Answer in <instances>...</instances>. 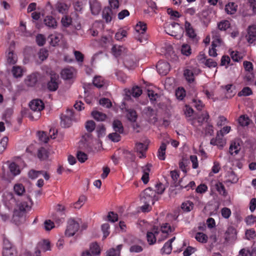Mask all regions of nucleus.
<instances>
[{"instance_id":"25","label":"nucleus","mask_w":256,"mask_h":256,"mask_svg":"<svg viewBox=\"0 0 256 256\" xmlns=\"http://www.w3.org/2000/svg\"><path fill=\"white\" fill-rule=\"evenodd\" d=\"M74 69L72 68H65L61 72L62 77L65 80L72 78L74 76Z\"/></svg>"},{"instance_id":"7","label":"nucleus","mask_w":256,"mask_h":256,"mask_svg":"<svg viewBox=\"0 0 256 256\" xmlns=\"http://www.w3.org/2000/svg\"><path fill=\"white\" fill-rule=\"evenodd\" d=\"M148 143L139 142L136 144V155L138 158L142 159L146 158V152L148 148Z\"/></svg>"},{"instance_id":"20","label":"nucleus","mask_w":256,"mask_h":256,"mask_svg":"<svg viewBox=\"0 0 256 256\" xmlns=\"http://www.w3.org/2000/svg\"><path fill=\"white\" fill-rule=\"evenodd\" d=\"M90 4L92 14L94 15L98 14L101 10V5L100 3L95 0L92 2H90Z\"/></svg>"},{"instance_id":"30","label":"nucleus","mask_w":256,"mask_h":256,"mask_svg":"<svg viewBox=\"0 0 256 256\" xmlns=\"http://www.w3.org/2000/svg\"><path fill=\"white\" fill-rule=\"evenodd\" d=\"M64 214H60L58 213H55L52 214V218L56 224L60 225L64 222Z\"/></svg>"},{"instance_id":"31","label":"nucleus","mask_w":256,"mask_h":256,"mask_svg":"<svg viewBox=\"0 0 256 256\" xmlns=\"http://www.w3.org/2000/svg\"><path fill=\"white\" fill-rule=\"evenodd\" d=\"M194 207V203L190 200H186L182 203V209L185 212H190Z\"/></svg>"},{"instance_id":"22","label":"nucleus","mask_w":256,"mask_h":256,"mask_svg":"<svg viewBox=\"0 0 256 256\" xmlns=\"http://www.w3.org/2000/svg\"><path fill=\"white\" fill-rule=\"evenodd\" d=\"M240 150V146L238 140H234L232 142L229 148V152L230 154H236Z\"/></svg>"},{"instance_id":"49","label":"nucleus","mask_w":256,"mask_h":256,"mask_svg":"<svg viewBox=\"0 0 256 256\" xmlns=\"http://www.w3.org/2000/svg\"><path fill=\"white\" fill-rule=\"evenodd\" d=\"M18 252L16 248L3 250L2 256H17Z\"/></svg>"},{"instance_id":"48","label":"nucleus","mask_w":256,"mask_h":256,"mask_svg":"<svg viewBox=\"0 0 256 256\" xmlns=\"http://www.w3.org/2000/svg\"><path fill=\"white\" fill-rule=\"evenodd\" d=\"M101 228L104 234L103 239H105L109 235L110 233V224L108 223L104 224H102Z\"/></svg>"},{"instance_id":"64","label":"nucleus","mask_w":256,"mask_h":256,"mask_svg":"<svg viewBox=\"0 0 256 256\" xmlns=\"http://www.w3.org/2000/svg\"><path fill=\"white\" fill-rule=\"evenodd\" d=\"M99 103L100 105L105 106L106 108H110L112 105L110 100L107 98H102L100 99Z\"/></svg>"},{"instance_id":"9","label":"nucleus","mask_w":256,"mask_h":256,"mask_svg":"<svg viewBox=\"0 0 256 256\" xmlns=\"http://www.w3.org/2000/svg\"><path fill=\"white\" fill-rule=\"evenodd\" d=\"M31 206L26 202H21L18 205V210H16L14 212L16 216H22L24 213L30 210Z\"/></svg>"},{"instance_id":"3","label":"nucleus","mask_w":256,"mask_h":256,"mask_svg":"<svg viewBox=\"0 0 256 256\" xmlns=\"http://www.w3.org/2000/svg\"><path fill=\"white\" fill-rule=\"evenodd\" d=\"M74 120L72 110H68L66 114L61 117L60 125L64 128H68Z\"/></svg>"},{"instance_id":"11","label":"nucleus","mask_w":256,"mask_h":256,"mask_svg":"<svg viewBox=\"0 0 256 256\" xmlns=\"http://www.w3.org/2000/svg\"><path fill=\"white\" fill-rule=\"evenodd\" d=\"M158 72L162 75H166L170 70V66L168 62L164 61H160L156 64Z\"/></svg>"},{"instance_id":"32","label":"nucleus","mask_w":256,"mask_h":256,"mask_svg":"<svg viewBox=\"0 0 256 256\" xmlns=\"http://www.w3.org/2000/svg\"><path fill=\"white\" fill-rule=\"evenodd\" d=\"M37 82V77L35 74H32L27 76L26 84L28 86H33Z\"/></svg>"},{"instance_id":"14","label":"nucleus","mask_w":256,"mask_h":256,"mask_svg":"<svg viewBox=\"0 0 256 256\" xmlns=\"http://www.w3.org/2000/svg\"><path fill=\"white\" fill-rule=\"evenodd\" d=\"M236 230L234 226H228L225 233L226 240L228 242L235 240L236 238Z\"/></svg>"},{"instance_id":"4","label":"nucleus","mask_w":256,"mask_h":256,"mask_svg":"<svg viewBox=\"0 0 256 256\" xmlns=\"http://www.w3.org/2000/svg\"><path fill=\"white\" fill-rule=\"evenodd\" d=\"M79 224L74 219H70L68 222L67 228L65 232L66 236L70 237L73 236L79 228Z\"/></svg>"},{"instance_id":"62","label":"nucleus","mask_w":256,"mask_h":256,"mask_svg":"<svg viewBox=\"0 0 256 256\" xmlns=\"http://www.w3.org/2000/svg\"><path fill=\"white\" fill-rule=\"evenodd\" d=\"M56 9L59 12L64 14L68 10V7L66 4L60 2L57 4Z\"/></svg>"},{"instance_id":"21","label":"nucleus","mask_w":256,"mask_h":256,"mask_svg":"<svg viewBox=\"0 0 256 256\" xmlns=\"http://www.w3.org/2000/svg\"><path fill=\"white\" fill-rule=\"evenodd\" d=\"M185 30L186 33V35L192 39H194L196 38V34L191 26V24L188 22V21H186L185 22Z\"/></svg>"},{"instance_id":"23","label":"nucleus","mask_w":256,"mask_h":256,"mask_svg":"<svg viewBox=\"0 0 256 256\" xmlns=\"http://www.w3.org/2000/svg\"><path fill=\"white\" fill-rule=\"evenodd\" d=\"M216 42H218V43L221 42V39L219 36H215L214 40L212 42V48L209 50V55L211 56L215 57L217 56L216 50V47L217 46V45L216 44Z\"/></svg>"},{"instance_id":"27","label":"nucleus","mask_w":256,"mask_h":256,"mask_svg":"<svg viewBox=\"0 0 256 256\" xmlns=\"http://www.w3.org/2000/svg\"><path fill=\"white\" fill-rule=\"evenodd\" d=\"M49 152L44 148H40L37 152L38 158L40 159L46 160L49 158Z\"/></svg>"},{"instance_id":"63","label":"nucleus","mask_w":256,"mask_h":256,"mask_svg":"<svg viewBox=\"0 0 256 256\" xmlns=\"http://www.w3.org/2000/svg\"><path fill=\"white\" fill-rule=\"evenodd\" d=\"M244 220L247 225L252 226L256 222V216L252 214L248 216Z\"/></svg>"},{"instance_id":"39","label":"nucleus","mask_w":256,"mask_h":256,"mask_svg":"<svg viewBox=\"0 0 256 256\" xmlns=\"http://www.w3.org/2000/svg\"><path fill=\"white\" fill-rule=\"evenodd\" d=\"M238 122L242 126H247L249 124L250 120L246 115H242L238 118Z\"/></svg>"},{"instance_id":"37","label":"nucleus","mask_w":256,"mask_h":256,"mask_svg":"<svg viewBox=\"0 0 256 256\" xmlns=\"http://www.w3.org/2000/svg\"><path fill=\"white\" fill-rule=\"evenodd\" d=\"M147 29L146 24L142 22H138L136 26L135 30L138 32L144 34Z\"/></svg>"},{"instance_id":"45","label":"nucleus","mask_w":256,"mask_h":256,"mask_svg":"<svg viewBox=\"0 0 256 256\" xmlns=\"http://www.w3.org/2000/svg\"><path fill=\"white\" fill-rule=\"evenodd\" d=\"M196 239L199 242L206 243L208 240L207 236L203 232H198L195 236Z\"/></svg>"},{"instance_id":"52","label":"nucleus","mask_w":256,"mask_h":256,"mask_svg":"<svg viewBox=\"0 0 256 256\" xmlns=\"http://www.w3.org/2000/svg\"><path fill=\"white\" fill-rule=\"evenodd\" d=\"M156 190H154L156 192V194L158 196V194H162L166 188L164 184H163L161 182L157 183L156 186Z\"/></svg>"},{"instance_id":"19","label":"nucleus","mask_w":256,"mask_h":256,"mask_svg":"<svg viewBox=\"0 0 256 256\" xmlns=\"http://www.w3.org/2000/svg\"><path fill=\"white\" fill-rule=\"evenodd\" d=\"M44 23L48 27L56 28L57 26V22L56 19L52 16H46L44 19Z\"/></svg>"},{"instance_id":"43","label":"nucleus","mask_w":256,"mask_h":256,"mask_svg":"<svg viewBox=\"0 0 256 256\" xmlns=\"http://www.w3.org/2000/svg\"><path fill=\"white\" fill-rule=\"evenodd\" d=\"M225 10L228 14H233L236 11L234 3H229L226 6Z\"/></svg>"},{"instance_id":"38","label":"nucleus","mask_w":256,"mask_h":256,"mask_svg":"<svg viewBox=\"0 0 256 256\" xmlns=\"http://www.w3.org/2000/svg\"><path fill=\"white\" fill-rule=\"evenodd\" d=\"M166 148V145L164 143H162L158 150V157L160 160H164L165 152Z\"/></svg>"},{"instance_id":"56","label":"nucleus","mask_w":256,"mask_h":256,"mask_svg":"<svg viewBox=\"0 0 256 256\" xmlns=\"http://www.w3.org/2000/svg\"><path fill=\"white\" fill-rule=\"evenodd\" d=\"M245 235L246 238L250 240L251 239H254L256 237V232L254 228H250L246 231Z\"/></svg>"},{"instance_id":"47","label":"nucleus","mask_w":256,"mask_h":256,"mask_svg":"<svg viewBox=\"0 0 256 256\" xmlns=\"http://www.w3.org/2000/svg\"><path fill=\"white\" fill-rule=\"evenodd\" d=\"M230 22L229 21L224 20L218 24V28L220 30H226L230 27Z\"/></svg>"},{"instance_id":"17","label":"nucleus","mask_w":256,"mask_h":256,"mask_svg":"<svg viewBox=\"0 0 256 256\" xmlns=\"http://www.w3.org/2000/svg\"><path fill=\"white\" fill-rule=\"evenodd\" d=\"M222 135L217 133L216 138H212L210 140V144L216 145L219 148H222L226 144V140L223 138Z\"/></svg>"},{"instance_id":"16","label":"nucleus","mask_w":256,"mask_h":256,"mask_svg":"<svg viewBox=\"0 0 256 256\" xmlns=\"http://www.w3.org/2000/svg\"><path fill=\"white\" fill-rule=\"evenodd\" d=\"M122 110L124 112H126V116L128 120L134 122H136L138 116L135 110L131 108L128 109L126 108H125L124 110L122 108Z\"/></svg>"},{"instance_id":"41","label":"nucleus","mask_w":256,"mask_h":256,"mask_svg":"<svg viewBox=\"0 0 256 256\" xmlns=\"http://www.w3.org/2000/svg\"><path fill=\"white\" fill-rule=\"evenodd\" d=\"M39 140L44 143H47L50 139V137L47 136L46 132L44 131H38L37 132Z\"/></svg>"},{"instance_id":"5","label":"nucleus","mask_w":256,"mask_h":256,"mask_svg":"<svg viewBox=\"0 0 256 256\" xmlns=\"http://www.w3.org/2000/svg\"><path fill=\"white\" fill-rule=\"evenodd\" d=\"M50 243L48 240H44L39 242L36 248L35 256H40L41 252H46L50 250Z\"/></svg>"},{"instance_id":"59","label":"nucleus","mask_w":256,"mask_h":256,"mask_svg":"<svg viewBox=\"0 0 256 256\" xmlns=\"http://www.w3.org/2000/svg\"><path fill=\"white\" fill-rule=\"evenodd\" d=\"M130 93L132 94L134 97L137 98L141 95L142 94V90L140 88L136 86L132 88L131 92H130Z\"/></svg>"},{"instance_id":"44","label":"nucleus","mask_w":256,"mask_h":256,"mask_svg":"<svg viewBox=\"0 0 256 256\" xmlns=\"http://www.w3.org/2000/svg\"><path fill=\"white\" fill-rule=\"evenodd\" d=\"M93 84L97 88H101L104 84V80L100 76H96L93 80Z\"/></svg>"},{"instance_id":"42","label":"nucleus","mask_w":256,"mask_h":256,"mask_svg":"<svg viewBox=\"0 0 256 256\" xmlns=\"http://www.w3.org/2000/svg\"><path fill=\"white\" fill-rule=\"evenodd\" d=\"M90 250L93 254L99 255L100 253V247L96 242L92 243L91 244Z\"/></svg>"},{"instance_id":"36","label":"nucleus","mask_w":256,"mask_h":256,"mask_svg":"<svg viewBox=\"0 0 256 256\" xmlns=\"http://www.w3.org/2000/svg\"><path fill=\"white\" fill-rule=\"evenodd\" d=\"M113 54L118 57L120 56L124 50V48L122 46L114 45L112 49Z\"/></svg>"},{"instance_id":"40","label":"nucleus","mask_w":256,"mask_h":256,"mask_svg":"<svg viewBox=\"0 0 256 256\" xmlns=\"http://www.w3.org/2000/svg\"><path fill=\"white\" fill-rule=\"evenodd\" d=\"M184 76L186 78V80L191 83L194 81V76L192 72L190 70L186 69L184 71Z\"/></svg>"},{"instance_id":"58","label":"nucleus","mask_w":256,"mask_h":256,"mask_svg":"<svg viewBox=\"0 0 256 256\" xmlns=\"http://www.w3.org/2000/svg\"><path fill=\"white\" fill-rule=\"evenodd\" d=\"M120 134L118 132H112L108 135V138L114 142H118L120 140Z\"/></svg>"},{"instance_id":"54","label":"nucleus","mask_w":256,"mask_h":256,"mask_svg":"<svg viewBox=\"0 0 256 256\" xmlns=\"http://www.w3.org/2000/svg\"><path fill=\"white\" fill-rule=\"evenodd\" d=\"M96 126L95 122L92 120L86 122L85 126L86 130L90 132H92Z\"/></svg>"},{"instance_id":"12","label":"nucleus","mask_w":256,"mask_h":256,"mask_svg":"<svg viewBox=\"0 0 256 256\" xmlns=\"http://www.w3.org/2000/svg\"><path fill=\"white\" fill-rule=\"evenodd\" d=\"M248 34L246 36L247 41L250 44L253 43L256 38V26H248L247 29Z\"/></svg>"},{"instance_id":"8","label":"nucleus","mask_w":256,"mask_h":256,"mask_svg":"<svg viewBox=\"0 0 256 256\" xmlns=\"http://www.w3.org/2000/svg\"><path fill=\"white\" fill-rule=\"evenodd\" d=\"M14 44L12 42L10 44L8 52L6 54V62L9 64H14L17 62V56L14 54Z\"/></svg>"},{"instance_id":"26","label":"nucleus","mask_w":256,"mask_h":256,"mask_svg":"<svg viewBox=\"0 0 256 256\" xmlns=\"http://www.w3.org/2000/svg\"><path fill=\"white\" fill-rule=\"evenodd\" d=\"M160 233L162 234H164L165 235L164 238H159L158 242L164 240L168 237V234L169 232H171L170 226L168 224H165L163 226H162L161 229L160 230Z\"/></svg>"},{"instance_id":"50","label":"nucleus","mask_w":256,"mask_h":256,"mask_svg":"<svg viewBox=\"0 0 256 256\" xmlns=\"http://www.w3.org/2000/svg\"><path fill=\"white\" fill-rule=\"evenodd\" d=\"M12 73L15 78H19L22 76V69L20 66H14L12 69Z\"/></svg>"},{"instance_id":"15","label":"nucleus","mask_w":256,"mask_h":256,"mask_svg":"<svg viewBox=\"0 0 256 256\" xmlns=\"http://www.w3.org/2000/svg\"><path fill=\"white\" fill-rule=\"evenodd\" d=\"M175 238V237H173L164 244L160 250V252L162 254H168L171 253L172 250V244Z\"/></svg>"},{"instance_id":"53","label":"nucleus","mask_w":256,"mask_h":256,"mask_svg":"<svg viewBox=\"0 0 256 256\" xmlns=\"http://www.w3.org/2000/svg\"><path fill=\"white\" fill-rule=\"evenodd\" d=\"M61 22L64 26L67 28L72 24V19L68 16H64L62 18Z\"/></svg>"},{"instance_id":"2","label":"nucleus","mask_w":256,"mask_h":256,"mask_svg":"<svg viewBox=\"0 0 256 256\" xmlns=\"http://www.w3.org/2000/svg\"><path fill=\"white\" fill-rule=\"evenodd\" d=\"M29 106L32 111L36 112V119L39 118L40 116V111L44 108L42 101L38 99L34 100L30 102Z\"/></svg>"},{"instance_id":"61","label":"nucleus","mask_w":256,"mask_h":256,"mask_svg":"<svg viewBox=\"0 0 256 256\" xmlns=\"http://www.w3.org/2000/svg\"><path fill=\"white\" fill-rule=\"evenodd\" d=\"M230 56L234 62H239L242 58V56L238 52L232 51L230 52Z\"/></svg>"},{"instance_id":"29","label":"nucleus","mask_w":256,"mask_h":256,"mask_svg":"<svg viewBox=\"0 0 256 256\" xmlns=\"http://www.w3.org/2000/svg\"><path fill=\"white\" fill-rule=\"evenodd\" d=\"M112 128L115 132L122 134L124 132V127L122 122L119 120H114L112 123Z\"/></svg>"},{"instance_id":"51","label":"nucleus","mask_w":256,"mask_h":256,"mask_svg":"<svg viewBox=\"0 0 256 256\" xmlns=\"http://www.w3.org/2000/svg\"><path fill=\"white\" fill-rule=\"evenodd\" d=\"M96 132L98 137L102 136L105 134L106 128L103 124H100L96 126Z\"/></svg>"},{"instance_id":"24","label":"nucleus","mask_w":256,"mask_h":256,"mask_svg":"<svg viewBox=\"0 0 256 256\" xmlns=\"http://www.w3.org/2000/svg\"><path fill=\"white\" fill-rule=\"evenodd\" d=\"M122 246V244H118L116 248L109 249L106 252V256H120Z\"/></svg>"},{"instance_id":"57","label":"nucleus","mask_w":256,"mask_h":256,"mask_svg":"<svg viewBox=\"0 0 256 256\" xmlns=\"http://www.w3.org/2000/svg\"><path fill=\"white\" fill-rule=\"evenodd\" d=\"M208 118L209 115L207 112L202 113L198 118V122L199 123V125H202L204 122H207Z\"/></svg>"},{"instance_id":"33","label":"nucleus","mask_w":256,"mask_h":256,"mask_svg":"<svg viewBox=\"0 0 256 256\" xmlns=\"http://www.w3.org/2000/svg\"><path fill=\"white\" fill-rule=\"evenodd\" d=\"M215 188L220 194L224 196H227L228 192L222 182H218L216 183L215 184Z\"/></svg>"},{"instance_id":"28","label":"nucleus","mask_w":256,"mask_h":256,"mask_svg":"<svg viewBox=\"0 0 256 256\" xmlns=\"http://www.w3.org/2000/svg\"><path fill=\"white\" fill-rule=\"evenodd\" d=\"M14 190L15 194L19 196H22L26 192L25 188L22 184H16L14 185Z\"/></svg>"},{"instance_id":"60","label":"nucleus","mask_w":256,"mask_h":256,"mask_svg":"<svg viewBox=\"0 0 256 256\" xmlns=\"http://www.w3.org/2000/svg\"><path fill=\"white\" fill-rule=\"evenodd\" d=\"M186 96L185 90L183 88H178L176 91V96L178 99L182 100Z\"/></svg>"},{"instance_id":"55","label":"nucleus","mask_w":256,"mask_h":256,"mask_svg":"<svg viewBox=\"0 0 256 256\" xmlns=\"http://www.w3.org/2000/svg\"><path fill=\"white\" fill-rule=\"evenodd\" d=\"M252 94V90L249 87H244L238 93V96H248Z\"/></svg>"},{"instance_id":"13","label":"nucleus","mask_w":256,"mask_h":256,"mask_svg":"<svg viewBox=\"0 0 256 256\" xmlns=\"http://www.w3.org/2000/svg\"><path fill=\"white\" fill-rule=\"evenodd\" d=\"M136 59L133 55L126 56L124 58V64L128 68H132L136 65Z\"/></svg>"},{"instance_id":"34","label":"nucleus","mask_w":256,"mask_h":256,"mask_svg":"<svg viewBox=\"0 0 256 256\" xmlns=\"http://www.w3.org/2000/svg\"><path fill=\"white\" fill-rule=\"evenodd\" d=\"M62 38V35L60 34H51L49 36L48 38L50 40V44L52 46H56L60 42Z\"/></svg>"},{"instance_id":"6","label":"nucleus","mask_w":256,"mask_h":256,"mask_svg":"<svg viewBox=\"0 0 256 256\" xmlns=\"http://www.w3.org/2000/svg\"><path fill=\"white\" fill-rule=\"evenodd\" d=\"M160 229L156 226H154L151 231H148L146 234V240L150 245L156 243L158 236L160 235Z\"/></svg>"},{"instance_id":"18","label":"nucleus","mask_w":256,"mask_h":256,"mask_svg":"<svg viewBox=\"0 0 256 256\" xmlns=\"http://www.w3.org/2000/svg\"><path fill=\"white\" fill-rule=\"evenodd\" d=\"M114 14L112 9L110 7H106L102 10V17L106 22L108 23L111 22Z\"/></svg>"},{"instance_id":"10","label":"nucleus","mask_w":256,"mask_h":256,"mask_svg":"<svg viewBox=\"0 0 256 256\" xmlns=\"http://www.w3.org/2000/svg\"><path fill=\"white\" fill-rule=\"evenodd\" d=\"M58 76L54 74L51 76L50 80L48 82L47 86L49 90L54 92L57 90L58 87Z\"/></svg>"},{"instance_id":"1","label":"nucleus","mask_w":256,"mask_h":256,"mask_svg":"<svg viewBox=\"0 0 256 256\" xmlns=\"http://www.w3.org/2000/svg\"><path fill=\"white\" fill-rule=\"evenodd\" d=\"M140 200L142 203H152L154 204L155 202L159 199L156 192L151 188H146L140 194Z\"/></svg>"},{"instance_id":"35","label":"nucleus","mask_w":256,"mask_h":256,"mask_svg":"<svg viewBox=\"0 0 256 256\" xmlns=\"http://www.w3.org/2000/svg\"><path fill=\"white\" fill-rule=\"evenodd\" d=\"M92 116L96 120L98 121H103L106 118V114L98 111L92 112Z\"/></svg>"},{"instance_id":"46","label":"nucleus","mask_w":256,"mask_h":256,"mask_svg":"<svg viewBox=\"0 0 256 256\" xmlns=\"http://www.w3.org/2000/svg\"><path fill=\"white\" fill-rule=\"evenodd\" d=\"M9 168L11 172L14 175H17L20 173L18 166L14 162L9 164Z\"/></svg>"}]
</instances>
